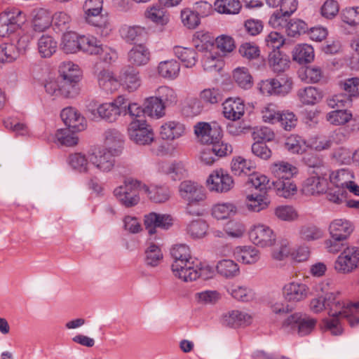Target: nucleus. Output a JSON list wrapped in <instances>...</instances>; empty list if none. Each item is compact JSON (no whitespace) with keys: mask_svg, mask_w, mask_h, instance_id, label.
Instances as JSON below:
<instances>
[{"mask_svg":"<svg viewBox=\"0 0 359 359\" xmlns=\"http://www.w3.org/2000/svg\"><path fill=\"white\" fill-rule=\"evenodd\" d=\"M170 255L173 259L171 269L175 277L184 282H191L198 278L208 279L212 276L211 267L198 259L193 258L188 245H174L170 250Z\"/></svg>","mask_w":359,"mask_h":359,"instance_id":"1","label":"nucleus"},{"mask_svg":"<svg viewBox=\"0 0 359 359\" xmlns=\"http://www.w3.org/2000/svg\"><path fill=\"white\" fill-rule=\"evenodd\" d=\"M330 285V281H321L315 283L313 290L316 293H326L323 299L327 309H329L330 318L324 320L325 327L330 330L332 334L339 335L342 332V328L339 325V316L342 315L343 312H346V309L350 311L355 310V305L349 302L342 301L339 297V292H327Z\"/></svg>","mask_w":359,"mask_h":359,"instance_id":"2","label":"nucleus"},{"mask_svg":"<svg viewBox=\"0 0 359 359\" xmlns=\"http://www.w3.org/2000/svg\"><path fill=\"white\" fill-rule=\"evenodd\" d=\"M313 167L314 168L313 175L305 180L302 188V193L307 196L323 194L327 188L326 177L329 169L320 162L318 165H313Z\"/></svg>","mask_w":359,"mask_h":359,"instance_id":"3","label":"nucleus"},{"mask_svg":"<svg viewBox=\"0 0 359 359\" xmlns=\"http://www.w3.org/2000/svg\"><path fill=\"white\" fill-rule=\"evenodd\" d=\"M138 190H142V183L137 180L128 178L114 190V195L121 205L130 208L140 202Z\"/></svg>","mask_w":359,"mask_h":359,"instance_id":"4","label":"nucleus"},{"mask_svg":"<svg viewBox=\"0 0 359 359\" xmlns=\"http://www.w3.org/2000/svg\"><path fill=\"white\" fill-rule=\"evenodd\" d=\"M60 90L62 96L74 97L78 93V81L79 78L78 66L69 62H64L60 67Z\"/></svg>","mask_w":359,"mask_h":359,"instance_id":"5","label":"nucleus"},{"mask_svg":"<svg viewBox=\"0 0 359 359\" xmlns=\"http://www.w3.org/2000/svg\"><path fill=\"white\" fill-rule=\"evenodd\" d=\"M179 191L180 196L187 202V212L192 215H198L200 214L199 211L192 212L191 208L206 198L205 189L197 182L185 180L180 183Z\"/></svg>","mask_w":359,"mask_h":359,"instance_id":"6","label":"nucleus"},{"mask_svg":"<svg viewBox=\"0 0 359 359\" xmlns=\"http://www.w3.org/2000/svg\"><path fill=\"white\" fill-rule=\"evenodd\" d=\"M102 4V0H86L84 8L87 14V21L97 28V34L107 36L109 34L111 29L106 18L100 15Z\"/></svg>","mask_w":359,"mask_h":359,"instance_id":"7","label":"nucleus"},{"mask_svg":"<svg viewBox=\"0 0 359 359\" xmlns=\"http://www.w3.org/2000/svg\"><path fill=\"white\" fill-rule=\"evenodd\" d=\"M123 96H118L111 102H107L100 104L95 109L88 108V111L91 114V117L94 120L103 119L109 123H113L122 115V110L125 107H122L123 104Z\"/></svg>","mask_w":359,"mask_h":359,"instance_id":"8","label":"nucleus"},{"mask_svg":"<svg viewBox=\"0 0 359 359\" xmlns=\"http://www.w3.org/2000/svg\"><path fill=\"white\" fill-rule=\"evenodd\" d=\"M316 321L308 315L295 313L288 316L283 322V327L291 332H297L300 336L310 334L314 329Z\"/></svg>","mask_w":359,"mask_h":359,"instance_id":"9","label":"nucleus"},{"mask_svg":"<svg viewBox=\"0 0 359 359\" xmlns=\"http://www.w3.org/2000/svg\"><path fill=\"white\" fill-rule=\"evenodd\" d=\"M128 131L130 139L137 144L148 145L154 142V132L144 120H133Z\"/></svg>","mask_w":359,"mask_h":359,"instance_id":"10","label":"nucleus"},{"mask_svg":"<svg viewBox=\"0 0 359 359\" xmlns=\"http://www.w3.org/2000/svg\"><path fill=\"white\" fill-rule=\"evenodd\" d=\"M25 22L22 11L14 8L0 14V36L6 37L15 32Z\"/></svg>","mask_w":359,"mask_h":359,"instance_id":"11","label":"nucleus"},{"mask_svg":"<svg viewBox=\"0 0 359 359\" xmlns=\"http://www.w3.org/2000/svg\"><path fill=\"white\" fill-rule=\"evenodd\" d=\"M208 189L212 192L226 193L234 186L232 177L222 169L212 171L206 180Z\"/></svg>","mask_w":359,"mask_h":359,"instance_id":"12","label":"nucleus"},{"mask_svg":"<svg viewBox=\"0 0 359 359\" xmlns=\"http://www.w3.org/2000/svg\"><path fill=\"white\" fill-rule=\"evenodd\" d=\"M359 266V248L348 247L343 250L334 262V269L341 273H348Z\"/></svg>","mask_w":359,"mask_h":359,"instance_id":"13","label":"nucleus"},{"mask_svg":"<svg viewBox=\"0 0 359 359\" xmlns=\"http://www.w3.org/2000/svg\"><path fill=\"white\" fill-rule=\"evenodd\" d=\"M113 153L104 148L89 154V163L98 172L108 173L115 165V158Z\"/></svg>","mask_w":359,"mask_h":359,"instance_id":"14","label":"nucleus"},{"mask_svg":"<svg viewBox=\"0 0 359 359\" xmlns=\"http://www.w3.org/2000/svg\"><path fill=\"white\" fill-rule=\"evenodd\" d=\"M249 236L255 245L261 248L271 247L276 241V235L273 229L263 224L254 225L250 230Z\"/></svg>","mask_w":359,"mask_h":359,"instance_id":"15","label":"nucleus"},{"mask_svg":"<svg viewBox=\"0 0 359 359\" xmlns=\"http://www.w3.org/2000/svg\"><path fill=\"white\" fill-rule=\"evenodd\" d=\"M283 296L285 300L290 303L304 301L310 294V287L300 281H291L283 287Z\"/></svg>","mask_w":359,"mask_h":359,"instance_id":"16","label":"nucleus"},{"mask_svg":"<svg viewBox=\"0 0 359 359\" xmlns=\"http://www.w3.org/2000/svg\"><path fill=\"white\" fill-rule=\"evenodd\" d=\"M194 133L198 140L202 144L210 145L215 140L222 138V130L220 127L214 124L205 122H199L194 126Z\"/></svg>","mask_w":359,"mask_h":359,"instance_id":"17","label":"nucleus"},{"mask_svg":"<svg viewBox=\"0 0 359 359\" xmlns=\"http://www.w3.org/2000/svg\"><path fill=\"white\" fill-rule=\"evenodd\" d=\"M119 83L120 86L128 93L137 90L142 84L139 71L130 66L123 69L119 74Z\"/></svg>","mask_w":359,"mask_h":359,"instance_id":"18","label":"nucleus"},{"mask_svg":"<svg viewBox=\"0 0 359 359\" xmlns=\"http://www.w3.org/2000/svg\"><path fill=\"white\" fill-rule=\"evenodd\" d=\"M172 224V217L168 215L151 212L144 217V225L149 234L155 233L156 228L168 229Z\"/></svg>","mask_w":359,"mask_h":359,"instance_id":"19","label":"nucleus"},{"mask_svg":"<svg viewBox=\"0 0 359 359\" xmlns=\"http://www.w3.org/2000/svg\"><path fill=\"white\" fill-rule=\"evenodd\" d=\"M60 116L64 123L74 130L81 131L86 128L85 118L75 108L69 107L63 109Z\"/></svg>","mask_w":359,"mask_h":359,"instance_id":"20","label":"nucleus"},{"mask_svg":"<svg viewBox=\"0 0 359 359\" xmlns=\"http://www.w3.org/2000/svg\"><path fill=\"white\" fill-rule=\"evenodd\" d=\"M353 224L345 219H334L329 226V232L332 239L335 241L346 240L353 232Z\"/></svg>","mask_w":359,"mask_h":359,"instance_id":"21","label":"nucleus"},{"mask_svg":"<svg viewBox=\"0 0 359 359\" xmlns=\"http://www.w3.org/2000/svg\"><path fill=\"white\" fill-rule=\"evenodd\" d=\"M252 322V316L249 313L239 311L232 310L224 313L221 317V323L223 325L238 327L248 325Z\"/></svg>","mask_w":359,"mask_h":359,"instance_id":"22","label":"nucleus"},{"mask_svg":"<svg viewBox=\"0 0 359 359\" xmlns=\"http://www.w3.org/2000/svg\"><path fill=\"white\" fill-rule=\"evenodd\" d=\"M222 106L224 117L233 121L240 119L245 113V104L238 97L226 99Z\"/></svg>","mask_w":359,"mask_h":359,"instance_id":"23","label":"nucleus"},{"mask_svg":"<svg viewBox=\"0 0 359 359\" xmlns=\"http://www.w3.org/2000/svg\"><path fill=\"white\" fill-rule=\"evenodd\" d=\"M270 171L276 180H290L298 172V169L292 163L280 161L272 163Z\"/></svg>","mask_w":359,"mask_h":359,"instance_id":"24","label":"nucleus"},{"mask_svg":"<svg viewBox=\"0 0 359 359\" xmlns=\"http://www.w3.org/2000/svg\"><path fill=\"white\" fill-rule=\"evenodd\" d=\"M104 149L118 156L123 147V135L116 129H108L104 133Z\"/></svg>","mask_w":359,"mask_h":359,"instance_id":"25","label":"nucleus"},{"mask_svg":"<svg viewBox=\"0 0 359 359\" xmlns=\"http://www.w3.org/2000/svg\"><path fill=\"white\" fill-rule=\"evenodd\" d=\"M237 261L246 264L256 263L260 258L259 251L253 246H238L233 250Z\"/></svg>","mask_w":359,"mask_h":359,"instance_id":"26","label":"nucleus"},{"mask_svg":"<svg viewBox=\"0 0 359 359\" xmlns=\"http://www.w3.org/2000/svg\"><path fill=\"white\" fill-rule=\"evenodd\" d=\"M97 77L100 88L107 93H113L120 87L119 80L109 70L100 71Z\"/></svg>","mask_w":359,"mask_h":359,"instance_id":"27","label":"nucleus"},{"mask_svg":"<svg viewBox=\"0 0 359 359\" xmlns=\"http://www.w3.org/2000/svg\"><path fill=\"white\" fill-rule=\"evenodd\" d=\"M269 203L264 194H252L246 196L243 205L248 211L258 212L266 209Z\"/></svg>","mask_w":359,"mask_h":359,"instance_id":"28","label":"nucleus"},{"mask_svg":"<svg viewBox=\"0 0 359 359\" xmlns=\"http://www.w3.org/2000/svg\"><path fill=\"white\" fill-rule=\"evenodd\" d=\"M184 133V126L178 121H168L161 126L160 135L163 140H173Z\"/></svg>","mask_w":359,"mask_h":359,"instance_id":"29","label":"nucleus"},{"mask_svg":"<svg viewBox=\"0 0 359 359\" xmlns=\"http://www.w3.org/2000/svg\"><path fill=\"white\" fill-rule=\"evenodd\" d=\"M120 34L121 37L129 43L144 40L147 36L146 29L138 25H123L120 29Z\"/></svg>","mask_w":359,"mask_h":359,"instance_id":"30","label":"nucleus"},{"mask_svg":"<svg viewBox=\"0 0 359 359\" xmlns=\"http://www.w3.org/2000/svg\"><path fill=\"white\" fill-rule=\"evenodd\" d=\"M173 53L187 68L193 67L198 60L197 53L194 48L176 46L173 48Z\"/></svg>","mask_w":359,"mask_h":359,"instance_id":"31","label":"nucleus"},{"mask_svg":"<svg viewBox=\"0 0 359 359\" xmlns=\"http://www.w3.org/2000/svg\"><path fill=\"white\" fill-rule=\"evenodd\" d=\"M142 190L150 200L155 203H164L169 199L170 196L168 188L164 186L151 185L148 187L142 184Z\"/></svg>","mask_w":359,"mask_h":359,"instance_id":"32","label":"nucleus"},{"mask_svg":"<svg viewBox=\"0 0 359 359\" xmlns=\"http://www.w3.org/2000/svg\"><path fill=\"white\" fill-rule=\"evenodd\" d=\"M57 43L55 39L48 34H42L38 39L37 49L42 57H50L57 50Z\"/></svg>","mask_w":359,"mask_h":359,"instance_id":"33","label":"nucleus"},{"mask_svg":"<svg viewBox=\"0 0 359 359\" xmlns=\"http://www.w3.org/2000/svg\"><path fill=\"white\" fill-rule=\"evenodd\" d=\"M226 290L233 299L240 302H248L255 299V292L246 286L233 284L226 286Z\"/></svg>","mask_w":359,"mask_h":359,"instance_id":"34","label":"nucleus"},{"mask_svg":"<svg viewBox=\"0 0 359 359\" xmlns=\"http://www.w3.org/2000/svg\"><path fill=\"white\" fill-rule=\"evenodd\" d=\"M149 51L142 44H139L133 47L128 52V60L135 66H142L146 65L149 60Z\"/></svg>","mask_w":359,"mask_h":359,"instance_id":"35","label":"nucleus"},{"mask_svg":"<svg viewBox=\"0 0 359 359\" xmlns=\"http://www.w3.org/2000/svg\"><path fill=\"white\" fill-rule=\"evenodd\" d=\"M292 58L299 64L309 63L314 59V50L306 43L297 45L292 50Z\"/></svg>","mask_w":359,"mask_h":359,"instance_id":"36","label":"nucleus"},{"mask_svg":"<svg viewBox=\"0 0 359 359\" xmlns=\"http://www.w3.org/2000/svg\"><path fill=\"white\" fill-rule=\"evenodd\" d=\"M330 177V184L337 187H344L348 186L353 179V173L347 169H340L328 175Z\"/></svg>","mask_w":359,"mask_h":359,"instance_id":"37","label":"nucleus"},{"mask_svg":"<svg viewBox=\"0 0 359 359\" xmlns=\"http://www.w3.org/2000/svg\"><path fill=\"white\" fill-rule=\"evenodd\" d=\"M217 273L226 278H233L240 274L237 263L231 259H222L216 265Z\"/></svg>","mask_w":359,"mask_h":359,"instance_id":"38","label":"nucleus"},{"mask_svg":"<svg viewBox=\"0 0 359 359\" xmlns=\"http://www.w3.org/2000/svg\"><path fill=\"white\" fill-rule=\"evenodd\" d=\"M68 163L74 170L81 173L91 175V170L89 165V156L86 157L81 153H74L69 155Z\"/></svg>","mask_w":359,"mask_h":359,"instance_id":"39","label":"nucleus"},{"mask_svg":"<svg viewBox=\"0 0 359 359\" xmlns=\"http://www.w3.org/2000/svg\"><path fill=\"white\" fill-rule=\"evenodd\" d=\"M297 95L304 104L313 105L321 100L323 93L313 86L306 87L298 91Z\"/></svg>","mask_w":359,"mask_h":359,"instance_id":"40","label":"nucleus"},{"mask_svg":"<svg viewBox=\"0 0 359 359\" xmlns=\"http://www.w3.org/2000/svg\"><path fill=\"white\" fill-rule=\"evenodd\" d=\"M238 212L236 205L231 202L217 203L212 208V215L217 219H225L236 215Z\"/></svg>","mask_w":359,"mask_h":359,"instance_id":"41","label":"nucleus"},{"mask_svg":"<svg viewBox=\"0 0 359 359\" xmlns=\"http://www.w3.org/2000/svg\"><path fill=\"white\" fill-rule=\"evenodd\" d=\"M20 56L16 45L11 43L0 44V65H7L15 62Z\"/></svg>","mask_w":359,"mask_h":359,"instance_id":"42","label":"nucleus"},{"mask_svg":"<svg viewBox=\"0 0 359 359\" xmlns=\"http://www.w3.org/2000/svg\"><path fill=\"white\" fill-rule=\"evenodd\" d=\"M180 71V64L175 60L161 62L158 66V74L168 79H176Z\"/></svg>","mask_w":359,"mask_h":359,"instance_id":"43","label":"nucleus"},{"mask_svg":"<svg viewBox=\"0 0 359 359\" xmlns=\"http://www.w3.org/2000/svg\"><path fill=\"white\" fill-rule=\"evenodd\" d=\"M255 168V164L251 161L242 156H235L231 160V169L236 175H249Z\"/></svg>","mask_w":359,"mask_h":359,"instance_id":"44","label":"nucleus"},{"mask_svg":"<svg viewBox=\"0 0 359 359\" xmlns=\"http://www.w3.org/2000/svg\"><path fill=\"white\" fill-rule=\"evenodd\" d=\"M80 50L89 54L96 55L102 50V43L96 37L92 35L80 36Z\"/></svg>","mask_w":359,"mask_h":359,"instance_id":"45","label":"nucleus"},{"mask_svg":"<svg viewBox=\"0 0 359 359\" xmlns=\"http://www.w3.org/2000/svg\"><path fill=\"white\" fill-rule=\"evenodd\" d=\"M80 36L74 32H67L64 34L61 43L62 50L67 53H75L80 50Z\"/></svg>","mask_w":359,"mask_h":359,"instance_id":"46","label":"nucleus"},{"mask_svg":"<svg viewBox=\"0 0 359 359\" xmlns=\"http://www.w3.org/2000/svg\"><path fill=\"white\" fill-rule=\"evenodd\" d=\"M273 185L276 189V194L281 197L288 198L294 196L297 192V187L293 182L290 180H276L273 182Z\"/></svg>","mask_w":359,"mask_h":359,"instance_id":"47","label":"nucleus"},{"mask_svg":"<svg viewBox=\"0 0 359 359\" xmlns=\"http://www.w3.org/2000/svg\"><path fill=\"white\" fill-rule=\"evenodd\" d=\"M208 225L203 219H196L189 222L186 228L187 234L194 239L202 238L207 233Z\"/></svg>","mask_w":359,"mask_h":359,"instance_id":"48","label":"nucleus"},{"mask_svg":"<svg viewBox=\"0 0 359 359\" xmlns=\"http://www.w3.org/2000/svg\"><path fill=\"white\" fill-rule=\"evenodd\" d=\"M269 64L271 69L276 73L285 72L290 65V60L279 51H274L269 55Z\"/></svg>","mask_w":359,"mask_h":359,"instance_id":"49","label":"nucleus"},{"mask_svg":"<svg viewBox=\"0 0 359 359\" xmlns=\"http://www.w3.org/2000/svg\"><path fill=\"white\" fill-rule=\"evenodd\" d=\"M165 107L157 96L150 97L144 102V110L146 114L150 116L161 117L164 115Z\"/></svg>","mask_w":359,"mask_h":359,"instance_id":"50","label":"nucleus"},{"mask_svg":"<svg viewBox=\"0 0 359 359\" xmlns=\"http://www.w3.org/2000/svg\"><path fill=\"white\" fill-rule=\"evenodd\" d=\"M299 235L302 240L310 242L322 238L323 231L314 224H306L300 227Z\"/></svg>","mask_w":359,"mask_h":359,"instance_id":"51","label":"nucleus"},{"mask_svg":"<svg viewBox=\"0 0 359 359\" xmlns=\"http://www.w3.org/2000/svg\"><path fill=\"white\" fill-rule=\"evenodd\" d=\"M215 7L219 13L234 15L239 13L241 5L238 0H216Z\"/></svg>","mask_w":359,"mask_h":359,"instance_id":"52","label":"nucleus"},{"mask_svg":"<svg viewBox=\"0 0 359 359\" xmlns=\"http://www.w3.org/2000/svg\"><path fill=\"white\" fill-rule=\"evenodd\" d=\"M72 128L57 130L55 137L57 142L66 147H72L78 144L79 138L75 134L76 130H71Z\"/></svg>","mask_w":359,"mask_h":359,"instance_id":"53","label":"nucleus"},{"mask_svg":"<svg viewBox=\"0 0 359 359\" xmlns=\"http://www.w3.org/2000/svg\"><path fill=\"white\" fill-rule=\"evenodd\" d=\"M352 117V113L346 109H336L326 115L327 121L335 126L344 125L349 122Z\"/></svg>","mask_w":359,"mask_h":359,"instance_id":"54","label":"nucleus"},{"mask_svg":"<svg viewBox=\"0 0 359 359\" xmlns=\"http://www.w3.org/2000/svg\"><path fill=\"white\" fill-rule=\"evenodd\" d=\"M163 259V253L160 247L156 244L150 243L145 250L144 262L147 266L155 267Z\"/></svg>","mask_w":359,"mask_h":359,"instance_id":"55","label":"nucleus"},{"mask_svg":"<svg viewBox=\"0 0 359 359\" xmlns=\"http://www.w3.org/2000/svg\"><path fill=\"white\" fill-rule=\"evenodd\" d=\"M156 95L165 107L175 104L177 102V95L175 90L166 86L158 88Z\"/></svg>","mask_w":359,"mask_h":359,"instance_id":"56","label":"nucleus"},{"mask_svg":"<svg viewBox=\"0 0 359 359\" xmlns=\"http://www.w3.org/2000/svg\"><path fill=\"white\" fill-rule=\"evenodd\" d=\"M298 74L300 79L306 83H317L323 76L321 69L315 66L302 68Z\"/></svg>","mask_w":359,"mask_h":359,"instance_id":"57","label":"nucleus"},{"mask_svg":"<svg viewBox=\"0 0 359 359\" xmlns=\"http://www.w3.org/2000/svg\"><path fill=\"white\" fill-rule=\"evenodd\" d=\"M341 21L351 27L359 25V6L346 7L340 13Z\"/></svg>","mask_w":359,"mask_h":359,"instance_id":"58","label":"nucleus"},{"mask_svg":"<svg viewBox=\"0 0 359 359\" xmlns=\"http://www.w3.org/2000/svg\"><path fill=\"white\" fill-rule=\"evenodd\" d=\"M144 15L152 22L161 25H166L169 21V16L160 6L150 7L145 11Z\"/></svg>","mask_w":359,"mask_h":359,"instance_id":"59","label":"nucleus"},{"mask_svg":"<svg viewBox=\"0 0 359 359\" xmlns=\"http://www.w3.org/2000/svg\"><path fill=\"white\" fill-rule=\"evenodd\" d=\"M285 148L293 154H302L308 147L306 142L298 135H292L286 139Z\"/></svg>","mask_w":359,"mask_h":359,"instance_id":"60","label":"nucleus"},{"mask_svg":"<svg viewBox=\"0 0 359 359\" xmlns=\"http://www.w3.org/2000/svg\"><path fill=\"white\" fill-rule=\"evenodd\" d=\"M32 24L35 32H44L51 25V16L44 10L39 11L33 19Z\"/></svg>","mask_w":359,"mask_h":359,"instance_id":"61","label":"nucleus"},{"mask_svg":"<svg viewBox=\"0 0 359 359\" xmlns=\"http://www.w3.org/2000/svg\"><path fill=\"white\" fill-rule=\"evenodd\" d=\"M276 217L285 222L295 221L299 217L297 210L291 205H279L274 210Z\"/></svg>","mask_w":359,"mask_h":359,"instance_id":"62","label":"nucleus"},{"mask_svg":"<svg viewBox=\"0 0 359 359\" xmlns=\"http://www.w3.org/2000/svg\"><path fill=\"white\" fill-rule=\"evenodd\" d=\"M181 20L183 25L188 29H195L201 22L198 14L189 8H185L181 11Z\"/></svg>","mask_w":359,"mask_h":359,"instance_id":"63","label":"nucleus"},{"mask_svg":"<svg viewBox=\"0 0 359 359\" xmlns=\"http://www.w3.org/2000/svg\"><path fill=\"white\" fill-rule=\"evenodd\" d=\"M326 191L328 200L332 203L340 204L346 200L347 191L344 187H337L330 184H327Z\"/></svg>","mask_w":359,"mask_h":359,"instance_id":"64","label":"nucleus"}]
</instances>
